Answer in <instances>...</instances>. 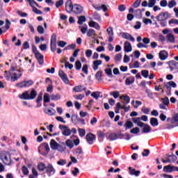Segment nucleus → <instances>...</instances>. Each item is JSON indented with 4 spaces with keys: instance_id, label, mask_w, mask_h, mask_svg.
Listing matches in <instances>:
<instances>
[{
    "instance_id": "f257e3e1",
    "label": "nucleus",
    "mask_w": 178,
    "mask_h": 178,
    "mask_svg": "<svg viewBox=\"0 0 178 178\" xmlns=\"http://www.w3.org/2000/svg\"><path fill=\"white\" fill-rule=\"evenodd\" d=\"M22 71L20 70L15 69V67H11L10 72L5 71L4 77L6 80H10V81H17V79L22 77Z\"/></svg>"
},
{
    "instance_id": "f03ea898",
    "label": "nucleus",
    "mask_w": 178,
    "mask_h": 178,
    "mask_svg": "<svg viewBox=\"0 0 178 178\" xmlns=\"http://www.w3.org/2000/svg\"><path fill=\"white\" fill-rule=\"evenodd\" d=\"M37 97V91L35 90L32 89L31 92L29 91L24 92L22 95H19L20 99L30 100L34 99Z\"/></svg>"
},
{
    "instance_id": "7ed1b4c3",
    "label": "nucleus",
    "mask_w": 178,
    "mask_h": 178,
    "mask_svg": "<svg viewBox=\"0 0 178 178\" xmlns=\"http://www.w3.org/2000/svg\"><path fill=\"white\" fill-rule=\"evenodd\" d=\"M49 151V145L47 143H42L38 147L39 154L43 155V156H46V155H48Z\"/></svg>"
},
{
    "instance_id": "20e7f679",
    "label": "nucleus",
    "mask_w": 178,
    "mask_h": 178,
    "mask_svg": "<svg viewBox=\"0 0 178 178\" xmlns=\"http://www.w3.org/2000/svg\"><path fill=\"white\" fill-rule=\"evenodd\" d=\"M50 147L51 149H54L55 151H59V152H63L65 151V148L62 147L59 143H57L56 140L52 139L50 141Z\"/></svg>"
},
{
    "instance_id": "39448f33",
    "label": "nucleus",
    "mask_w": 178,
    "mask_h": 178,
    "mask_svg": "<svg viewBox=\"0 0 178 178\" xmlns=\"http://www.w3.org/2000/svg\"><path fill=\"white\" fill-rule=\"evenodd\" d=\"M58 129L61 131L63 136H65V137H69V136H71V131L69 127L60 124L58 126Z\"/></svg>"
},
{
    "instance_id": "423d86ee",
    "label": "nucleus",
    "mask_w": 178,
    "mask_h": 178,
    "mask_svg": "<svg viewBox=\"0 0 178 178\" xmlns=\"http://www.w3.org/2000/svg\"><path fill=\"white\" fill-rule=\"evenodd\" d=\"M2 161L5 165H11L12 163V159L10 158V154L8 152L3 153L1 156Z\"/></svg>"
},
{
    "instance_id": "0eeeda50",
    "label": "nucleus",
    "mask_w": 178,
    "mask_h": 178,
    "mask_svg": "<svg viewBox=\"0 0 178 178\" xmlns=\"http://www.w3.org/2000/svg\"><path fill=\"white\" fill-rule=\"evenodd\" d=\"M50 49L52 52L56 51V34L55 33H54L51 38Z\"/></svg>"
},
{
    "instance_id": "6e6552de",
    "label": "nucleus",
    "mask_w": 178,
    "mask_h": 178,
    "mask_svg": "<svg viewBox=\"0 0 178 178\" xmlns=\"http://www.w3.org/2000/svg\"><path fill=\"white\" fill-rule=\"evenodd\" d=\"M33 84H34V81H33V80H29V81H22L17 84V86L19 87V88H24L26 87H30Z\"/></svg>"
},
{
    "instance_id": "1a4fd4ad",
    "label": "nucleus",
    "mask_w": 178,
    "mask_h": 178,
    "mask_svg": "<svg viewBox=\"0 0 178 178\" xmlns=\"http://www.w3.org/2000/svg\"><path fill=\"white\" fill-rule=\"evenodd\" d=\"M170 16L169 15V13H161L157 17L156 19L159 22H163L165 20H168Z\"/></svg>"
},
{
    "instance_id": "9d476101",
    "label": "nucleus",
    "mask_w": 178,
    "mask_h": 178,
    "mask_svg": "<svg viewBox=\"0 0 178 178\" xmlns=\"http://www.w3.org/2000/svg\"><path fill=\"white\" fill-rule=\"evenodd\" d=\"M58 76L60 77L61 80H63V83L65 84H69V79L67 78V75L65 74L62 70H59Z\"/></svg>"
},
{
    "instance_id": "9b49d317",
    "label": "nucleus",
    "mask_w": 178,
    "mask_h": 178,
    "mask_svg": "<svg viewBox=\"0 0 178 178\" xmlns=\"http://www.w3.org/2000/svg\"><path fill=\"white\" fill-rule=\"evenodd\" d=\"M74 5L72 3V0H67L65 3V10L67 13H72L73 12Z\"/></svg>"
},
{
    "instance_id": "f8f14e48",
    "label": "nucleus",
    "mask_w": 178,
    "mask_h": 178,
    "mask_svg": "<svg viewBox=\"0 0 178 178\" xmlns=\"http://www.w3.org/2000/svg\"><path fill=\"white\" fill-rule=\"evenodd\" d=\"M168 65L169 66V68L172 72L173 70H177L178 72V63L175 60H170L168 62Z\"/></svg>"
},
{
    "instance_id": "ddd939ff",
    "label": "nucleus",
    "mask_w": 178,
    "mask_h": 178,
    "mask_svg": "<svg viewBox=\"0 0 178 178\" xmlns=\"http://www.w3.org/2000/svg\"><path fill=\"white\" fill-rule=\"evenodd\" d=\"M83 6L79 4H74V8L72 10L73 13H76V15H79L83 12Z\"/></svg>"
},
{
    "instance_id": "4468645a",
    "label": "nucleus",
    "mask_w": 178,
    "mask_h": 178,
    "mask_svg": "<svg viewBox=\"0 0 178 178\" xmlns=\"http://www.w3.org/2000/svg\"><path fill=\"white\" fill-rule=\"evenodd\" d=\"M55 168H54V166L51 165V164H48L47 166H46V172L49 176H52V175H55Z\"/></svg>"
},
{
    "instance_id": "2eb2a0df",
    "label": "nucleus",
    "mask_w": 178,
    "mask_h": 178,
    "mask_svg": "<svg viewBox=\"0 0 178 178\" xmlns=\"http://www.w3.org/2000/svg\"><path fill=\"white\" fill-rule=\"evenodd\" d=\"M159 56L161 60H166V59H168V58L169 57V54L168 53V51L162 50L159 52Z\"/></svg>"
},
{
    "instance_id": "dca6fc26",
    "label": "nucleus",
    "mask_w": 178,
    "mask_h": 178,
    "mask_svg": "<svg viewBox=\"0 0 178 178\" xmlns=\"http://www.w3.org/2000/svg\"><path fill=\"white\" fill-rule=\"evenodd\" d=\"M122 37L124 40H129V41H131V42H134L136 41V39H134V37H133V35H131L129 33H122Z\"/></svg>"
},
{
    "instance_id": "f3484780",
    "label": "nucleus",
    "mask_w": 178,
    "mask_h": 178,
    "mask_svg": "<svg viewBox=\"0 0 178 178\" xmlns=\"http://www.w3.org/2000/svg\"><path fill=\"white\" fill-rule=\"evenodd\" d=\"M167 41L168 42H170L171 44H175V42H176V38H175V35H173V33H168L166 37H165Z\"/></svg>"
},
{
    "instance_id": "a211bd4d",
    "label": "nucleus",
    "mask_w": 178,
    "mask_h": 178,
    "mask_svg": "<svg viewBox=\"0 0 178 178\" xmlns=\"http://www.w3.org/2000/svg\"><path fill=\"white\" fill-rule=\"evenodd\" d=\"M94 140H95V135L93 134L90 133L86 135V140L88 141V144H92L94 143Z\"/></svg>"
},
{
    "instance_id": "6ab92c4d",
    "label": "nucleus",
    "mask_w": 178,
    "mask_h": 178,
    "mask_svg": "<svg viewBox=\"0 0 178 178\" xmlns=\"http://www.w3.org/2000/svg\"><path fill=\"white\" fill-rule=\"evenodd\" d=\"M129 174L131 176L138 177V176H140V174L141 173V172H140V170H136V169H134L131 167L129 168Z\"/></svg>"
},
{
    "instance_id": "aec40b11",
    "label": "nucleus",
    "mask_w": 178,
    "mask_h": 178,
    "mask_svg": "<svg viewBox=\"0 0 178 178\" xmlns=\"http://www.w3.org/2000/svg\"><path fill=\"white\" fill-rule=\"evenodd\" d=\"M35 58L39 63V65L44 64V56L41 54V53H38V54H35Z\"/></svg>"
},
{
    "instance_id": "412c9836",
    "label": "nucleus",
    "mask_w": 178,
    "mask_h": 178,
    "mask_svg": "<svg viewBox=\"0 0 178 178\" xmlns=\"http://www.w3.org/2000/svg\"><path fill=\"white\" fill-rule=\"evenodd\" d=\"M124 52H131L133 48L131 47V44L129 42H125L124 46Z\"/></svg>"
},
{
    "instance_id": "4be33fe9",
    "label": "nucleus",
    "mask_w": 178,
    "mask_h": 178,
    "mask_svg": "<svg viewBox=\"0 0 178 178\" xmlns=\"http://www.w3.org/2000/svg\"><path fill=\"white\" fill-rule=\"evenodd\" d=\"M100 65H102V60H97L93 61V65H92L93 70H98V67Z\"/></svg>"
},
{
    "instance_id": "5701e85b",
    "label": "nucleus",
    "mask_w": 178,
    "mask_h": 178,
    "mask_svg": "<svg viewBox=\"0 0 178 178\" xmlns=\"http://www.w3.org/2000/svg\"><path fill=\"white\" fill-rule=\"evenodd\" d=\"M89 27H93L96 30H100L101 29V26L98 24V23L94 22V21H90L89 22Z\"/></svg>"
},
{
    "instance_id": "b1692460",
    "label": "nucleus",
    "mask_w": 178,
    "mask_h": 178,
    "mask_svg": "<svg viewBox=\"0 0 178 178\" xmlns=\"http://www.w3.org/2000/svg\"><path fill=\"white\" fill-rule=\"evenodd\" d=\"M86 90H87V88H83V86L81 85L75 86L73 88V91H74V92H81L82 91H86Z\"/></svg>"
},
{
    "instance_id": "393cba45",
    "label": "nucleus",
    "mask_w": 178,
    "mask_h": 178,
    "mask_svg": "<svg viewBox=\"0 0 178 178\" xmlns=\"http://www.w3.org/2000/svg\"><path fill=\"white\" fill-rule=\"evenodd\" d=\"M135 80H136V79L134 78V76L127 77L125 81L126 86H130V85L133 84V83H134Z\"/></svg>"
},
{
    "instance_id": "a878e982",
    "label": "nucleus",
    "mask_w": 178,
    "mask_h": 178,
    "mask_svg": "<svg viewBox=\"0 0 178 178\" xmlns=\"http://www.w3.org/2000/svg\"><path fill=\"white\" fill-rule=\"evenodd\" d=\"M165 87L167 90H170V87H172L173 88H176V87H177V85L175 83V81H170L165 84Z\"/></svg>"
},
{
    "instance_id": "bb28decb",
    "label": "nucleus",
    "mask_w": 178,
    "mask_h": 178,
    "mask_svg": "<svg viewBox=\"0 0 178 178\" xmlns=\"http://www.w3.org/2000/svg\"><path fill=\"white\" fill-rule=\"evenodd\" d=\"M167 159L168 161L170 163L176 162V161L177 160V156H176V155L175 154L167 155Z\"/></svg>"
},
{
    "instance_id": "cd10ccee",
    "label": "nucleus",
    "mask_w": 178,
    "mask_h": 178,
    "mask_svg": "<svg viewBox=\"0 0 178 178\" xmlns=\"http://www.w3.org/2000/svg\"><path fill=\"white\" fill-rule=\"evenodd\" d=\"M44 113H47L49 116H54V115L56 113V111H55L54 108H46L44 109Z\"/></svg>"
},
{
    "instance_id": "c85d7f7f",
    "label": "nucleus",
    "mask_w": 178,
    "mask_h": 178,
    "mask_svg": "<svg viewBox=\"0 0 178 178\" xmlns=\"http://www.w3.org/2000/svg\"><path fill=\"white\" fill-rule=\"evenodd\" d=\"M131 105L135 108V109H137L138 106H140V105H143V102L138 100H132L131 101Z\"/></svg>"
},
{
    "instance_id": "c756f323",
    "label": "nucleus",
    "mask_w": 178,
    "mask_h": 178,
    "mask_svg": "<svg viewBox=\"0 0 178 178\" xmlns=\"http://www.w3.org/2000/svg\"><path fill=\"white\" fill-rule=\"evenodd\" d=\"M65 145H67V147L70 149H72L73 148V147H74V143H73V141L71 139H67L65 141Z\"/></svg>"
},
{
    "instance_id": "7c9ffc66",
    "label": "nucleus",
    "mask_w": 178,
    "mask_h": 178,
    "mask_svg": "<svg viewBox=\"0 0 178 178\" xmlns=\"http://www.w3.org/2000/svg\"><path fill=\"white\" fill-rule=\"evenodd\" d=\"M120 99H123L124 101V104L127 105L130 102V97L128 95H122L120 96Z\"/></svg>"
},
{
    "instance_id": "2f4dec72",
    "label": "nucleus",
    "mask_w": 178,
    "mask_h": 178,
    "mask_svg": "<svg viewBox=\"0 0 178 178\" xmlns=\"http://www.w3.org/2000/svg\"><path fill=\"white\" fill-rule=\"evenodd\" d=\"M163 170L165 173H172L173 172L172 166L170 165H165L163 168Z\"/></svg>"
},
{
    "instance_id": "473e14b6",
    "label": "nucleus",
    "mask_w": 178,
    "mask_h": 178,
    "mask_svg": "<svg viewBox=\"0 0 178 178\" xmlns=\"http://www.w3.org/2000/svg\"><path fill=\"white\" fill-rule=\"evenodd\" d=\"M118 134L115 133H111L108 136V140H110V141H115V140H118Z\"/></svg>"
},
{
    "instance_id": "72a5a7b5",
    "label": "nucleus",
    "mask_w": 178,
    "mask_h": 178,
    "mask_svg": "<svg viewBox=\"0 0 178 178\" xmlns=\"http://www.w3.org/2000/svg\"><path fill=\"white\" fill-rule=\"evenodd\" d=\"M150 124H152L153 126V127L158 126V124H159L158 119H156L155 118H152L150 119Z\"/></svg>"
},
{
    "instance_id": "f704fd0d",
    "label": "nucleus",
    "mask_w": 178,
    "mask_h": 178,
    "mask_svg": "<svg viewBox=\"0 0 178 178\" xmlns=\"http://www.w3.org/2000/svg\"><path fill=\"white\" fill-rule=\"evenodd\" d=\"M151 132V127L149 125H145L143 128L142 133H149Z\"/></svg>"
},
{
    "instance_id": "c9c22d12",
    "label": "nucleus",
    "mask_w": 178,
    "mask_h": 178,
    "mask_svg": "<svg viewBox=\"0 0 178 178\" xmlns=\"http://www.w3.org/2000/svg\"><path fill=\"white\" fill-rule=\"evenodd\" d=\"M91 97H92L93 98H95V99H98V98H100L101 96V92H93L91 94Z\"/></svg>"
},
{
    "instance_id": "e433bc0d",
    "label": "nucleus",
    "mask_w": 178,
    "mask_h": 178,
    "mask_svg": "<svg viewBox=\"0 0 178 178\" xmlns=\"http://www.w3.org/2000/svg\"><path fill=\"white\" fill-rule=\"evenodd\" d=\"M50 98L51 101H58V99H60L61 97H60V95L56 94V95H51L50 96Z\"/></svg>"
},
{
    "instance_id": "4c0bfd02",
    "label": "nucleus",
    "mask_w": 178,
    "mask_h": 178,
    "mask_svg": "<svg viewBox=\"0 0 178 178\" xmlns=\"http://www.w3.org/2000/svg\"><path fill=\"white\" fill-rule=\"evenodd\" d=\"M93 19H94V20H96L97 22H101V15H99L97 12H95L93 13Z\"/></svg>"
},
{
    "instance_id": "58836bf2",
    "label": "nucleus",
    "mask_w": 178,
    "mask_h": 178,
    "mask_svg": "<svg viewBox=\"0 0 178 178\" xmlns=\"http://www.w3.org/2000/svg\"><path fill=\"white\" fill-rule=\"evenodd\" d=\"M134 126V124H133V122H131V121H127L124 125V127H125L126 130H127V129H131V127H133Z\"/></svg>"
},
{
    "instance_id": "ea45409f",
    "label": "nucleus",
    "mask_w": 178,
    "mask_h": 178,
    "mask_svg": "<svg viewBox=\"0 0 178 178\" xmlns=\"http://www.w3.org/2000/svg\"><path fill=\"white\" fill-rule=\"evenodd\" d=\"M87 35H88V37H92V35H94L95 37V35H97V33H95V30L89 29L87 33Z\"/></svg>"
},
{
    "instance_id": "a19ab883",
    "label": "nucleus",
    "mask_w": 178,
    "mask_h": 178,
    "mask_svg": "<svg viewBox=\"0 0 178 178\" xmlns=\"http://www.w3.org/2000/svg\"><path fill=\"white\" fill-rule=\"evenodd\" d=\"M141 74L143 77H145V79H147L149 76V72H148V70H143L141 71Z\"/></svg>"
},
{
    "instance_id": "79ce46f5",
    "label": "nucleus",
    "mask_w": 178,
    "mask_h": 178,
    "mask_svg": "<svg viewBox=\"0 0 178 178\" xmlns=\"http://www.w3.org/2000/svg\"><path fill=\"white\" fill-rule=\"evenodd\" d=\"M75 154L77 156H80V155H83V149L81 147H78L75 149Z\"/></svg>"
},
{
    "instance_id": "37998d69",
    "label": "nucleus",
    "mask_w": 178,
    "mask_h": 178,
    "mask_svg": "<svg viewBox=\"0 0 178 178\" xmlns=\"http://www.w3.org/2000/svg\"><path fill=\"white\" fill-rule=\"evenodd\" d=\"M43 101L44 103H48L51 101V98L49 97V95L48 93H44Z\"/></svg>"
},
{
    "instance_id": "c03bdc74",
    "label": "nucleus",
    "mask_w": 178,
    "mask_h": 178,
    "mask_svg": "<svg viewBox=\"0 0 178 178\" xmlns=\"http://www.w3.org/2000/svg\"><path fill=\"white\" fill-rule=\"evenodd\" d=\"M79 29L82 34H86V33H87V30H88V26L87 25H85L84 26H79Z\"/></svg>"
},
{
    "instance_id": "a18cd8bd",
    "label": "nucleus",
    "mask_w": 178,
    "mask_h": 178,
    "mask_svg": "<svg viewBox=\"0 0 178 178\" xmlns=\"http://www.w3.org/2000/svg\"><path fill=\"white\" fill-rule=\"evenodd\" d=\"M47 167H45V164L44 163H40L38 165V169L40 171V172H44V170H45Z\"/></svg>"
},
{
    "instance_id": "49530a36",
    "label": "nucleus",
    "mask_w": 178,
    "mask_h": 178,
    "mask_svg": "<svg viewBox=\"0 0 178 178\" xmlns=\"http://www.w3.org/2000/svg\"><path fill=\"white\" fill-rule=\"evenodd\" d=\"M98 136L99 141H104V138H105V134L103 131H98Z\"/></svg>"
},
{
    "instance_id": "de8ad7c7",
    "label": "nucleus",
    "mask_w": 178,
    "mask_h": 178,
    "mask_svg": "<svg viewBox=\"0 0 178 178\" xmlns=\"http://www.w3.org/2000/svg\"><path fill=\"white\" fill-rule=\"evenodd\" d=\"M110 95H112L113 98H119L120 93L118 91L111 92Z\"/></svg>"
},
{
    "instance_id": "09e8293b",
    "label": "nucleus",
    "mask_w": 178,
    "mask_h": 178,
    "mask_svg": "<svg viewBox=\"0 0 178 178\" xmlns=\"http://www.w3.org/2000/svg\"><path fill=\"white\" fill-rule=\"evenodd\" d=\"M75 69L76 70H80V69H81V62H80V60L75 62Z\"/></svg>"
},
{
    "instance_id": "8fccbe9b",
    "label": "nucleus",
    "mask_w": 178,
    "mask_h": 178,
    "mask_svg": "<svg viewBox=\"0 0 178 178\" xmlns=\"http://www.w3.org/2000/svg\"><path fill=\"white\" fill-rule=\"evenodd\" d=\"M130 133H131V134H138V133H140V128H138V127L133 128L130 131Z\"/></svg>"
},
{
    "instance_id": "3c124183",
    "label": "nucleus",
    "mask_w": 178,
    "mask_h": 178,
    "mask_svg": "<svg viewBox=\"0 0 178 178\" xmlns=\"http://www.w3.org/2000/svg\"><path fill=\"white\" fill-rule=\"evenodd\" d=\"M86 22V17L85 16H80L78 19V24H83Z\"/></svg>"
},
{
    "instance_id": "603ef678",
    "label": "nucleus",
    "mask_w": 178,
    "mask_h": 178,
    "mask_svg": "<svg viewBox=\"0 0 178 178\" xmlns=\"http://www.w3.org/2000/svg\"><path fill=\"white\" fill-rule=\"evenodd\" d=\"M65 1L63 0H58V1L56 2V8H59L60 6L63 5Z\"/></svg>"
},
{
    "instance_id": "864d4df0",
    "label": "nucleus",
    "mask_w": 178,
    "mask_h": 178,
    "mask_svg": "<svg viewBox=\"0 0 178 178\" xmlns=\"http://www.w3.org/2000/svg\"><path fill=\"white\" fill-rule=\"evenodd\" d=\"M143 22L146 25H147V24H152V20H151V19L143 18Z\"/></svg>"
},
{
    "instance_id": "5fc2aeb1",
    "label": "nucleus",
    "mask_w": 178,
    "mask_h": 178,
    "mask_svg": "<svg viewBox=\"0 0 178 178\" xmlns=\"http://www.w3.org/2000/svg\"><path fill=\"white\" fill-rule=\"evenodd\" d=\"M174 6H176V1L175 0H171L170 1L168 2V8L172 9Z\"/></svg>"
},
{
    "instance_id": "6e6d98bb",
    "label": "nucleus",
    "mask_w": 178,
    "mask_h": 178,
    "mask_svg": "<svg viewBox=\"0 0 178 178\" xmlns=\"http://www.w3.org/2000/svg\"><path fill=\"white\" fill-rule=\"evenodd\" d=\"M82 72L85 73V74H88V65H83L82 67Z\"/></svg>"
},
{
    "instance_id": "4d7b16f0",
    "label": "nucleus",
    "mask_w": 178,
    "mask_h": 178,
    "mask_svg": "<svg viewBox=\"0 0 178 178\" xmlns=\"http://www.w3.org/2000/svg\"><path fill=\"white\" fill-rule=\"evenodd\" d=\"M95 77L97 80H101L102 77V71H98L95 74Z\"/></svg>"
},
{
    "instance_id": "13d9d810",
    "label": "nucleus",
    "mask_w": 178,
    "mask_h": 178,
    "mask_svg": "<svg viewBox=\"0 0 178 178\" xmlns=\"http://www.w3.org/2000/svg\"><path fill=\"white\" fill-rule=\"evenodd\" d=\"M92 56V50L88 49V50L86 51V58H91Z\"/></svg>"
},
{
    "instance_id": "bf43d9fd",
    "label": "nucleus",
    "mask_w": 178,
    "mask_h": 178,
    "mask_svg": "<svg viewBox=\"0 0 178 178\" xmlns=\"http://www.w3.org/2000/svg\"><path fill=\"white\" fill-rule=\"evenodd\" d=\"M108 35H113V29L111 26L106 29Z\"/></svg>"
},
{
    "instance_id": "052dcab7",
    "label": "nucleus",
    "mask_w": 178,
    "mask_h": 178,
    "mask_svg": "<svg viewBox=\"0 0 178 178\" xmlns=\"http://www.w3.org/2000/svg\"><path fill=\"white\" fill-rule=\"evenodd\" d=\"M79 132L80 137H84V136H86V129L79 128Z\"/></svg>"
},
{
    "instance_id": "680f3d73",
    "label": "nucleus",
    "mask_w": 178,
    "mask_h": 178,
    "mask_svg": "<svg viewBox=\"0 0 178 178\" xmlns=\"http://www.w3.org/2000/svg\"><path fill=\"white\" fill-rule=\"evenodd\" d=\"M22 173L25 176H27V175H29V168H27V167L23 166L22 168Z\"/></svg>"
},
{
    "instance_id": "e2e57ef3",
    "label": "nucleus",
    "mask_w": 178,
    "mask_h": 178,
    "mask_svg": "<svg viewBox=\"0 0 178 178\" xmlns=\"http://www.w3.org/2000/svg\"><path fill=\"white\" fill-rule=\"evenodd\" d=\"M155 3H156V0H149L148 7L149 8H152L153 6H154Z\"/></svg>"
},
{
    "instance_id": "0e129e2a",
    "label": "nucleus",
    "mask_w": 178,
    "mask_h": 178,
    "mask_svg": "<svg viewBox=\"0 0 178 178\" xmlns=\"http://www.w3.org/2000/svg\"><path fill=\"white\" fill-rule=\"evenodd\" d=\"M115 60H116V62H120V60H122V54H116L115 56Z\"/></svg>"
},
{
    "instance_id": "69168bd1",
    "label": "nucleus",
    "mask_w": 178,
    "mask_h": 178,
    "mask_svg": "<svg viewBox=\"0 0 178 178\" xmlns=\"http://www.w3.org/2000/svg\"><path fill=\"white\" fill-rule=\"evenodd\" d=\"M67 161L65 159H60L57 162V164H58L60 166H63L64 165H66Z\"/></svg>"
},
{
    "instance_id": "338daca9",
    "label": "nucleus",
    "mask_w": 178,
    "mask_h": 178,
    "mask_svg": "<svg viewBox=\"0 0 178 178\" xmlns=\"http://www.w3.org/2000/svg\"><path fill=\"white\" fill-rule=\"evenodd\" d=\"M74 97L75 98V99H79L81 101V99H83V98H84V95L83 94H80V95H74Z\"/></svg>"
},
{
    "instance_id": "774afa93",
    "label": "nucleus",
    "mask_w": 178,
    "mask_h": 178,
    "mask_svg": "<svg viewBox=\"0 0 178 178\" xmlns=\"http://www.w3.org/2000/svg\"><path fill=\"white\" fill-rule=\"evenodd\" d=\"M163 104L165 105V106H168L169 105V98L164 97L162 99Z\"/></svg>"
}]
</instances>
